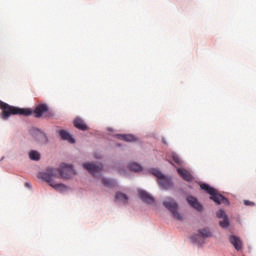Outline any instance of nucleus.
<instances>
[{"label":"nucleus","mask_w":256,"mask_h":256,"mask_svg":"<svg viewBox=\"0 0 256 256\" xmlns=\"http://www.w3.org/2000/svg\"><path fill=\"white\" fill-rule=\"evenodd\" d=\"M138 195L144 203H148V205H151V203H155V198L151 196L147 191L139 190Z\"/></svg>","instance_id":"8"},{"label":"nucleus","mask_w":256,"mask_h":256,"mask_svg":"<svg viewBox=\"0 0 256 256\" xmlns=\"http://www.w3.org/2000/svg\"><path fill=\"white\" fill-rule=\"evenodd\" d=\"M186 200L191 207L196 209V211H203V206L199 203V201H197V198L193 196H188Z\"/></svg>","instance_id":"10"},{"label":"nucleus","mask_w":256,"mask_h":256,"mask_svg":"<svg viewBox=\"0 0 256 256\" xmlns=\"http://www.w3.org/2000/svg\"><path fill=\"white\" fill-rule=\"evenodd\" d=\"M129 169L130 171H134L135 173H139V171H143V167H141V165L135 162L129 165Z\"/></svg>","instance_id":"18"},{"label":"nucleus","mask_w":256,"mask_h":256,"mask_svg":"<svg viewBox=\"0 0 256 256\" xmlns=\"http://www.w3.org/2000/svg\"><path fill=\"white\" fill-rule=\"evenodd\" d=\"M29 158L31 161H39V159H41V154L36 150H32L29 152Z\"/></svg>","instance_id":"16"},{"label":"nucleus","mask_w":256,"mask_h":256,"mask_svg":"<svg viewBox=\"0 0 256 256\" xmlns=\"http://www.w3.org/2000/svg\"><path fill=\"white\" fill-rule=\"evenodd\" d=\"M211 231L209 228H204L199 230V236L202 237L203 239H207V237H211Z\"/></svg>","instance_id":"17"},{"label":"nucleus","mask_w":256,"mask_h":256,"mask_svg":"<svg viewBox=\"0 0 256 256\" xmlns=\"http://www.w3.org/2000/svg\"><path fill=\"white\" fill-rule=\"evenodd\" d=\"M118 139H120L121 141H127L128 143H131L133 141H137V138H135L133 135L131 134H118L117 135Z\"/></svg>","instance_id":"14"},{"label":"nucleus","mask_w":256,"mask_h":256,"mask_svg":"<svg viewBox=\"0 0 256 256\" xmlns=\"http://www.w3.org/2000/svg\"><path fill=\"white\" fill-rule=\"evenodd\" d=\"M200 189L206 191V193L210 195V199L217 205H221V203L229 204V200L225 198V196L219 194L215 188L209 186V184H201Z\"/></svg>","instance_id":"3"},{"label":"nucleus","mask_w":256,"mask_h":256,"mask_svg":"<svg viewBox=\"0 0 256 256\" xmlns=\"http://www.w3.org/2000/svg\"><path fill=\"white\" fill-rule=\"evenodd\" d=\"M177 171H178L180 177H182V179H184V181H188V183L193 181V176H191V173H189V171L183 170L181 168H178Z\"/></svg>","instance_id":"13"},{"label":"nucleus","mask_w":256,"mask_h":256,"mask_svg":"<svg viewBox=\"0 0 256 256\" xmlns=\"http://www.w3.org/2000/svg\"><path fill=\"white\" fill-rule=\"evenodd\" d=\"M83 167L86 169V171H89L91 175H97V173L103 169V164L84 163Z\"/></svg>","instance_id":"6"},{"label":"nucleus","mask_w":256,"mask_h":256,"mask_svg":"<svg viewBox=\"0 0 256 256\" xmlns=\"http://www.w3.org/2000/svg\"><path fill=\"white\" fill-rule=\"evenodd\" d=\"M59 136L63 141H68L69 143H75V138L69 134L66 130H59L58 131Z\"/></svg>","instance_id":"12"},{"label":"nucleus","mask_w":256,"mask_h":256,"mask_svg":"<svg viewBox=\"0 0 256 256\" xmlns=\"http://www.w3.org/2000/svg\"><path fill=\"white\" fill-rule=\"evenodd\" d=\"M244 205H247L248 207H254L255 203L254 202H251L249 200H245L244 201Z\"/></svg>","instance_id":"23"},{"label":"nucleus","mask_w":256,"mask_h":256,"mask_svg":"<svg viewBox=\"0 0 256 256\" xmlns=\"http://www.w3.org/2000/svg\"><path fill=\"white\" fill-rule=\"evenodd\" d=\"M152 175L157 177L158 183L162 189H173V181H171V177L163 175V173L157 169L152 170Z\"/></svg>","instance_id":"5"},{"label":"nucleus","mask_w":256,"mask_h":256,"mask_svg":"<svg viewBox=\"0 0 256 256\" xmlns=\"http://www.w3.org/2000/svg\"><path fill=\"white\" fill-rule=\"evenodd\" d=\"M26 187H31V184H29V183H26Z\"/></svg>","instance_id":"25"},{"label":"nucleus","mask_w":256,"mask_h":256,"mask_svg":"<svg viewBox=\"0 0 256 256\" xmlns=\"http://www.w3.org/2000/svg\"><path fill=\"white\" fill-rule=\"evenodd\" d=\"M94 158H95V159H101V155H99L98 153H95V154H94Z\"/></svg>","instance_id":"24"},{"label":"nucleus","mask_w":256,"mask_h":256,"mask_svg":"<svg viewBox=\"0 0 256 256\" xmlns=\"http://www.w3.org/2000/svg\"><path fill=\"white\" fill-rule=\"evenodd\" d=\"M229 241L231 245H233V247L236 249V251H241L243 249V241L241 240V238L235 235H231L229 237Z\"/></svg>","instance_id":"9"},{"label":"nucleus","mask_w":256,"mask_h":256,"mask_svg":"<svg viewBox=\"0 0 256 256\" xmlns=\"http://www.w3.org/2000/svg\"><path fill=\"white\" fill-rule=\"evenodd\" d=\"M172 159L177 163V165H181V158L177 154H172Z\"/></svg>","instance_id":"22"},{"label":"nucleus","mask_w":256,"mask_h":256,"mask_svg":"<svg viewBox=\"0 0 256 256\" xmlns=\"http://www.w3.org/2000/svg\"><path fill=\"white\" fill-rule=\"evenodd\" d=\"M115 199H116V201H120V203H127V201H129L127 194L122 193V192L116 193Z\"/></svg>","instance_id":"15"},{"label":"nucleus","mask_w":256,"mask_h":256,"mask_svg":"<svg viewBox=\"0 0 256 256\" xmlns=\"http://www.w3.org/2000/svg\"><path fill=\"white\" fill-rule=\"evenodd\" d=\"M75 175L73 165L61 164L60 168H48L45 172L38 174L39 179L46 181L56 191H67V186L62 183H56L55 179H71Z\"/></svg>","instance_id":"1"},{"label":"nucleus","mask_w":256,"mask_h":256,"mask_svg":"<svg viewBox=\"0 0 256 256\" xmlns=\"http://www.w3.org/2000/svg\"><path fill=\"white\" fill-rule=\"evenodd\" d=\"M220 226H222L223 229H227V227H229V218H223V221H220Z\"/></svg>","instance_id":"20"},{"label":"nucleus","mask_w":256,"mask_h":256,"mask_svg":"<svg viewBox=\"0 0 256 256\" xmlns=\"http://www.w3.org/2000/svg\"><path fill=\"white\" fill-rule=\"evenodd\" d=\"M0 109L2 110V119H9L10 115H23L24 117L34 115L36 119H41L43 115L45 117H53V112L49 111L47 104H39L36 106L35 110L32 111L29 108H19L5 102H0Z\"/></svg>","instance_id":"2"},{"label":"nucleus","mask_w":256,"mask_h":256,"mask_svg":"<svg viewBox=\"0 0 256 256\" xmlns=\"http://www.w3.org/2000/svg\"><path fill=\"white\" fill-rule=\"evenodd\" d=\"M33 137L36 139L41 145H45L48 143L49 139L47 138V134L42 132L39 129H34Z\"/></svg>","instance_id":"7"},{"label":"nucleus","mask_w":256,"mask_h":256,"mask_svg":"<svg viewBox=\"0 0 256 256\" xmlns=\"http://www.w3.org/2000/svg\"><path fill=\"white\" fill-rule=\"evenodd\" d=\"M163 205L170 213H172L173 218L177 221H183V216L178 212L179 205L173 200V198H167L163 201Z\"/></svg>","instance_id":"4"},{"label":"nucleus","mask_w":256,"mask_h":256,"mask_svg":"<svg viewBox=\"0 0 256 256\" xmlns=\"http://www.w3.org/2000/svg\"><path fill=\"white\" fill-rule=\"evenodd\" d=\"M216 215H217L218 219H225V217H227L225 212L223 210H221V209L217 212Z\"/></svg>","instance_id":"21"},{"label":"nucleus","mask_w":256,"mask_h":256,"mask_svg":"<svg viewBox=\"0 0 256 256\" xmlns=\"http://www.w3.org/2000/svg\"><path fill=\"white\" fill-rule=\"evenodd\" d=\"M102 183L105 187H115V185H117V182H115V180L107 178H102Z\"/></svg>","instance_id":"19"},{"label":"nucleus","mask_w":256,"mask_h":256,"mask_svg":"<svg viewBox=\"0 0 256 256\" xmlns=\"http://www.w3.org/2000/svg\"><path fill=\"white\" fill-rule=\"evenodd\" d=\"M73 124H74V127H76V129H79L80 131H88L89 130V126H87L85 121H83V119H81V118H76L73 121Z\"/></svg>","instance_id":"11"}]
</instances>
